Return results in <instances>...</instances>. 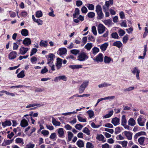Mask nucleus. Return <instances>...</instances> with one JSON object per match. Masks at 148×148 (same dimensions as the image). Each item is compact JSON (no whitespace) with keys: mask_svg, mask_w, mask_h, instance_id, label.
Returning a JSON list of instances; mask_svg holds the SVG:
<instances>
[{"mask_svg":"<svg viewBox=\"0 0 148 148\" xmlns=\"http://www.w3.org/2000/svg\"><path fill=\"white\" fill-rule=\"evenodd\" d=\"M96 12L97 15V18L98 19H103L104 16V14L102 11L101 6L98 5L96 7Z\"/></svg>","mask_w":148,"mask_h":148,"instance_id":"nucleus-1","label":"nucleus"},{"mask_svg":"<svg viewBox=\"0 0 148 148\" xmlns=\"http://www.w3.org/2000/svg\"><path fill=\"white\" fill-rule=\"evenodd\" d=\"M77 60L80 61H85L88 58L87 53L84 52H82L79 54L77 56Z\"/></svg>","mask_w":148,"mask_h":148,"instance_id":"nucleus-2","label":"nucleus"},{"mask_svg":"<svg viewBox=\"0 0 148 148\" xmlns=\"http://www.w3.org/2000/svg\"><path fill=\"white\" fill-rule=\"evenodd\" d=\"M113 4V0H109L105 2V4L103 6V9L104 12L108 11L109 9L110 5Z\"/></svg>","mask_w":148,"mask_h":148,"instance_id":"nucleus-3","label":"nucleus"},{"mask_svg":"<svg viewBox=\"0 0 148 148\" xmlns=\"http://www.w3.org/2000/svg\"><path fill=\"white\" fill-rule=\"evenodd\" d=\"M55 55L53 53H49L47 56V64H49L50 66H51V64L53 63V61Z\"/></svg>","mask_w":148,"mask_h":148,"instance_id":"nucleus-4","label":"nucleus"},{"mask_svg":"<svg viewBox=\"0 0 148 148\" xmlns=\"http://www.w3.org/2000/svg\"><path fill=\"white\" fill-rule=\"evenodd\" d=\"M105 27L102 24L100 23L97 27V30L98 33L101 34L103 33L105 30Z\"/></svg>","mask_w":148,"mask_h":148,"instance_id":"nucleus-5","label":"nucleus"},{"mask_svg":"<svg viewBox=\"0 0 148 148\" xmlns=\"http://www.w3.org/2000/svg\"><path fill=\"white\" fill-rule=\"evenodd\" d=\"M89 83L88 81H86L84 82L80 86L79 89V92L81 93L83 92L86 88L88 85Z\"/></svg>","mask_w":148,"mask_h":148,"instance_id":"nucleus-6","label":"nucleus"},{"mask_svg":"<svg viewBox=\"0 0 148 148\" xmlns=\"http://www.w3.org/2000/svg\"><path fill=\"white\" fill-rule=\"evenodd\" d=\"M132 73L134 75H136V78L138 79H139V73L140 71L138 69L137 67H135L133 69L132 71Z\"/></svg>","mask_w":148,"mask_h":148,"instance_id":"nucleus-7","label":"nucleus"},{"mask_svg":"<svg viewBox=\"0 0 148 148\" xmlns=\"http://www.w3.org/2000/svg\"><path fill=\"white\" fill-rule=\"evenodd\" d=\"M95 62H102L103 60V54L101 53H99L95 59H93Z\"/></svg>","mask_w":148,"mask_h":148,"instance_id":"nucleus-8","label":"nucleus"},{"mask_svg":"<svg viewBox=\"0 0 148 148\" xmlns=\"http://www.w3.org/2000/svg\"><path fill=\"white\" fill-rule=\"evenodd\" d=\"M29 50V48H25L23 47H21L19 49V54L22 55H24Z\"/></svg>","mask_w":148,"mask_h":148,"instance_id":"nucleus-9","label":"nucleus"},{"mask_svg":"<svg viewBox=\"0 0 148 148\" xmlns=\"http://www.w3.org/2000/svg\"><path fill=\"white\" fill-rule=\"evenodd\" d=\"M123 134L126 136L128 140H131L132 139V133L130 132L124 131Z\"/></svg>","mask_w":148,"mask_h":148,"instance_id":"nucleus-10","label":"nucleus"},{"mask_svg":"<svg viewBox=\"0 0 148 148\" xmlns=\"http://www.w3.org/2000/svg\"><path fill=\"white\" fill-rule=\"evenodd\" d=\"M146 120V119H145L142 118L140 117H139L137 120L138 124L140 126H143L144 125L145 123Z\"/></svg>","mask_w":148,"mask_h":148,"instance_id":"nucleus-11","label":"nucleus"},{"mask_svg":"<svg viewBox=\"0 0 148 148\" xmlns=\"http://www.w3.org/2000/svg\"><path fill=\"white\" fill-rule=\"evenodd\" d=\"M57 62L56 66L57 67L58 69H59L62 66V60L59 58H58L56 59Z\"/></svg>","mask_w":148,"mask_h":148,"instance_id":"nucleus-12","label":"nucleus"},{"mask_svg":"<svg viewBox=\"0 0 148 148\" xmlns=\"http://www.w3.org/2000/svg\"><path fill=\"white\" fill-rule=\"evenodd\" d=\"M23 44L26 46H28L31 45V41L30 39L29 38H26L23 40Z\"/></svg>","mask_w":148,"mask_h":148,"instance_id":"nucleus-13","label":"nucleus"},{"mask_svg":"<svg viewBox=\"0 0 148 148\" xmlns=\"http://www.w3.org/2000/svg\"><path fill=\"white\" fill-rule=\"evenodd\" d=\"M17 55V53L16 51H12L10 53L8 57L10 59L12 60L15 58Z\"/></svg>","mask_w":148,"mask_h":148,"instance_id":"nucleus-14","label":"nucleus"},{"mask_svg":"<svg viewBox=\"0 0 148 148\" xmlns=\"http://www.w3.org/2000/svg\"><path fill=\"white\" fill-rule=\"evenodd\" d=\"M119 118L115 117L112 119L111 123L114 126H116L119 124Z\"/></svg>","mask_w":148,"mask_h":148,"instance_id":"nucleus-15","label":"nucleus"},{"mask_svg":"<svg viewBox=\"0 0 148 148\" xmlns=\"http://www.w3.org/2000/svg\"><path fill=\"white\" fill-rule=\"evenodd\" d=\"M63 130V129L62 128H60L58 130V133L59 137L63 138L64 137V132Z\"/></svg>","mask_w":148,"mask_h":148,"instance_id":"nucleus-16","label":"nucleus"},{"mask_svg":"<svg viewBox=\"0 0 148 148\" xmlns=\"http://www.w3.org/2000/svg\"><path fill=\"white\" fill-rule=\"evenodd\" d=\"M128 124L129 125L133 126L136 124V122L133 118H131L128 121Z\"/></svg>","mask_w":148,"mask_h":148,"instance_id":"nucleus-17","label":"nucleus"},{"mask_svg":"<svg viewBox=\"0 0 148 148\" xmlns=\"http://www.w3.org/2000/svg\"><path fill=\"white\" fill-rule=\"evenodd\" d=\"M59 54L60 56L65 54L67 52V50L65 48H62L59 49Z\"/></svg>","mask_w":148,"mask_h":148,"instance_id":"nucleus-18","label":"nucleus"},{"mask_svg":"<svg viewBox=\"0 0 148 148\" xmlns=\"http://www.w3.org/2000/svg\"><path fill=\"white\" fill-rule=\"evenodd\" d=\"M113 45L114 46L117 47L118 48H120L122 46V44L120 41H116L114 42Z\"/></svg>","mask_w":148,"mask_h":148,"instance_id":"nucleus-19","label":"nucleus"},{"mask_svg":"<svg viewBox=\"0 0 148 148\" xmlns=\"http://www.w3.org/2000/svg\"><path fill=\"white\" fill-rule=\"evenodd\" d=\"M21 34L23 36H26L28 35L29 32L27 29H22Z\"/></svg>","mask_w":148,"mask_h":148,"instance_id":"nucleus-20","label":"nucleus"},{"mask_svg":"<svg viewBox=\"0 0 148 148\" xmlns=\"http://www.w3.org/2000/svg\"><path fill=\"white\" fill-rule=\"evenodd\" d=\"M96 139L102 141L103 142L106 141V140H104V136L101 134H97V135Z\"/></svg>","mask_w":148,"mask_h":148,"instance_id":"nucleus-21","label":"nucleus"},{"mask_svg":"<svg viewBox=\"0 0 148 148\" xmlns=\"http://www.w3.org/2000/svg\"><path fill=\"white\" fill-rule=\"evenodd\" d=\"M28 125V123L25 119L22 120L21 122V125L23 127H25Z\"/></svg>","mask_w":148,"mask_h":148,"instance_id":"nucleus-22","label":"nucleus"},{"mask_svg":"<svg viewBox=\"0 0 148 148\" xmlns=\"http://www.w3.org/2000/svg\"><path fill=\"white\" fill-rule=\"evenodd\" d=\"M69 67L70 68H71L73 69H77L80 68H82V66L81 65H70L69 66Z\"/></svg>","mask_w":148,"mask_h":148,"instance_id":"nucleus-23","label":"nucleus"},{"mask_svg":"<svg viewBox=\"0 0 148 148\" xmlns=\"http://www.w3.org/2000/svg\"><path fill=\"white\" fill-rule=\"evenodd\" d=\"M108 46V44L105 43L101 45L100 49L103 51H105L106 50Z\"/></svg>","mask_w":148,"mask_h":148,"instance_id":"nucleus-24","label":"nucleus"},{"mask_svg":"<svg viewBox=\"0 0 148 148\" xmlns=\"http://www.w3.org/2000/svg\"><path fill=\"white\" fill-rule=\"evenodd\" d=\"M75 13L73 14V16L74 18H77V16H78L79 14V10L78 8H76L75 9Z\"/></svg>","mask_w":148,"mask_h":148,"instance_id":"nucleus-25","label":"nucleus"},{"mask_svg":"<svg viewBox=\"0 0 148 148\" xmlns=\"http://www.w3.org/2000/svg\"><path fill=\"white\" fill-rule=\"evenodd\" d=\"M145 139V137L143 136H141L138 139V142L140 145H144L143 144Z\"/></svg>","mask_w":148,"mask_h":148,"instance_id":"nucleus-26","label":"nucleus"},{"mask_svg":"<svg viewBox=\"0 0 148 148\" xmlns=\"http://www.w3.org/2000/svg\"><path fill=\"white\" fill-rule=\"evenodd\" d=\"M52 123L53 125L56 126H59L61 124L59 121H57L56 119L54 118L52 119Z\"/></svg>","mask_w":148,"mask_h":148,"instance_id":"nucleus-27","label":"nucleus"},{"mask_svg":"<svg viewBox=\"0 0 148 148\" xmlns=\"http://www.w3.org/2000/svg\"><path fill=\"white\" fill-rule=\"evenodd\" d=\"M40 45L41 47H46L48 45V42L46 41L42 40L40 42Z\"/></svg>","mask_w":148,"mask_h":148,"instance_id":"nucleus-28","label":"nucleus"},{"mask_svg":"<svg viewBox=\"0 0 148 148\" xmlns=\"http://www.w3.org/2000/svg\"><path fill=\"white\" fill-rule=\"evenodd\" d=\"M92 47L91 43H88L85 46L84 48L88 50H90Z\"/></svg>","mask_w":148,"mask_h":148,"instance_id":"nucleus-29","label":"nucleus"},{"mask_svg":"<svg viewBox=\"0 0 148 148\" xmlns=\"http://www.w3.org/2000/svg\"><path fill=\"white\" fill-rule=\"evenodd\" d=\"M11 121H6L2 123V125L4 127L7 126H10L11 125Z\"/></svg>","mask_w":148,"mask_h":148,"instance_id":"nucleus-30","label":"nucleus"},{"mask_svg":"<svg viewBox=\"0 0 148 148\" xmlns=\"http://www.w3.org/2000/svg\"><path fill=\"white\" fill-rule=\"evenodd\" d=\"M112 59L110 57L105 56L104 58V62L105 63L109 64L111 61Z\"/></svg>","mask_w":148,"mask_h":148,"instance_id":"nucleus-31","label":"nucleus"},{"mask_svg":"<svg viewBox=\"0 0 148 148\" xmlns=\"http://www.w3.org/2000/svg\"><path fill=\"white\" fill-rule=\"evenodd\" d=\"M78 146L79 147H82L84 146V143L82 140H79L77 143Z\"/></svg>","mask_w":148,"mask_h":148,"instance_id":"nucleus-32","label":"nucleus"},{"mask_svg":"<svg viewBox=\"0 0 148 148\" xmlns=\"http://www.w3.org/2000/svg\"><path fill=\"white\" fill-rule=\"evenodd\" d=\"M99 51V49L96 47H94L92 49V53L95 55L97 53H98Z\"/></svg>","mask_w":148,"mask_h":148,"instance_id":"nucleus-33","label":"nucleus"},{"mask_svg":"<svg viewBox=\"0 0 148 148\" xmlns=\"http://www.w3.org/2000/svg\"><path fill=\"white\" fill-rule=\"evenodd\" d=\"M82 132L88 135H89L90 134V131L89 130L88 128L87 127H84L83 129Z\"/></svg>","mask_w":148,"mask_h":148,"instance_id":"nucleus-34","label":"nucleus"},{"mask_svg":"<svg viewBox=\"0 0 148 148\" xmlns=\"http://www.w3.org/2000/svg\"><path fill=\"white\" fill-rule=\"evenodd\" d=\"M103 22L106 25L109 26L111 24L112 21L110 19H108L104 20Z\"/></svg>","mask_w":148,"mask_h":148,"instance_id":"nucleus-35","label":"nucleus"},{"mask_svg":"<svg viewBox=\"0 0 148 148\" xmlns=\"http://www.w3.org/2000/svg\"><path fill=\"white\" fill-rule=\"evenodd\" d=\"M86 5L89 10H94V6L93 5L88 3L86 4Z\"/></svg>","mask_w":148,"mask_h":148,"instance_id":"nucleus-36","label":"nucleus"},{"mask_svg":"<svg viewBox=\"0 0 148 148\" xmlns=\"http://www.w3.org/2000/svg\"><path fill=\"white\" fill-rule=\"evenodd\" d=\"M42 13L41 10L37 11L36 13V16L37 18H40L42 16Z\"/></svg>","mask_w":148,"mask_h":148,"instance_id":"nucleus-37","label":"nucleus"},{"mask_svg":"<svg viewBox=\"0 0 148 148\" xmlns=\"http://www.w3.org/2000/svg\"><path fill=\"white\" fill-rule=\"evenodd\" d=\"M87 113L88 114L89 117L91 118L94 116V112L92 110H89L87 112Z\"/></svg>","mask_w":148,"mask_h":148,"instance_id":"nucleus-38","label":"nucleus"},{"mask_svg":"<svg viewBox=\"0 0 148 148\" xmlns=\"http://www.w3.org/2000/svg\"><path fill=\"white\" fill-rule=\"evenodd\" d=\"M25 76L24 71H22L17 75V77L18 78H22L24 77Z\"/></svg>","mask_w":148,"mask_h":148,"instance_id":"nucleus-39","label":"nucleus"},{"mask_svg":"<svg viewBox=\"0 0 148 148\" xmlns=\"http://www.w3.org/2000/svg\"><path fill=\"white\" fill-rule=\"evenodd\" d=\"M75 128L79 130H81L83 127V126L80 124H77L75 125Z\"/></svg>","mask_w":148,"mask_h":148,"instance_id":"nucleus-40","label":"nucleus"},{"mask_svg":"<svg viewBox=\"0 0 148 148\" xmlns=\"http://www.w3.org/2000/svg\"><path fill=\"white\" fill-rule=\"evenodd\" d=\"M113 110L110 111L109 113L104 116V117L105 119H107L110 117L113 114Z\"/></svg>","mask_w":148,"mask_h":148,"instance_id":"nucleus-41","label":"nucleus"},{"mask_svg":"<svg viewBox=\"0 0 148 148\" xmlns=\"http://www.w3.org/2000/svg\"><path fill=\"white\" fill-rule=\"evenodd\" d=\"M37 106H39V107H40L41 106H42V105H41L39 104H37H37H29V105H28L27 106H26V108H29L32 107Z\"/></svg>","mask_w":148,"mask_h":148,"instance_id":"nucleus-42","label":"nucleus"},{"mask_svg":"<svg viewBox=\"0 0 148 148\" xmlns=\"http://www.w3.org/2000/svg\"><path fill=\"white\" fill-rule=\"evenodd\" d=\"M68 138L69 141L71 140L73 136V134L71 132H68Z\"/></svg>","mask_w":148,"mask_h":148,"instance_id":"nucleus-43","label":"nucleus"},{"mask_svg":"<svg viewBox=\"0 0 148 148\" xmlns=\"http://www.w3.org/2000/svg\"><path fill=\"white\" fill-rule=\"evenodd\" d=\"M127 120L125 118V115H123L122 116L121 119V125L125 124H126Z\"/></svg>","mask_w":148,"mask_h":148,"instance_id":"nucleus-44","label":"nucleus"},{"mask_svg":"<svg viewBox=\"0 0 148 148\" xmlns=\"http://www.w3.org/2000/svg\"><path fill=\"white\" fill-rule=\"evenodd\" d=\"M111 85L110 84L107 83H104L102 84H99L98 86L99 88H102L103 87H105L107 86H110Z\"/></svg>","mask_w":148,"mask_h":148,"instance_id":"nucleus-45","label":"nucleus"},{"mask_svg":"<svg viewBox=\"0 0 148 148\" xmlns=\"http://www.w3.org/2000/svg\"><path fill=\"white\" fill-rule=\"evenodd\" d=\"M15 142L16 143H23V140L21 138H17L15 140Z\"/></svg>","mask_w":148,"mask_h":148,"instance_id":"nucleus-46","label":"nucleus"},{"mask_svg":"<svg viewBox=\"0 0 148 148\" xmlns=\"http://www.w3.org/2000/svg\"><path fill=\"white\" fill-rule=\"evenodd\" d=\"M118 33L120 36H122L125 34V32L123 30L121 29L119 30Z\"/></svg>","mask_w":148,"mask_h":148,"instance_id":"nucleus-47","label":"nucleus"},{"mask_svg":"<svg viewBox=\"0 0 148 148\" xmlns=\"http://www.w3.org/2000/svg\"><path fill=\"white\" fill-rule=\"evenodd\" d=\"M70 52L72 54L76 55L79 53V51L77 49H74L71 50Z\"/></svg>","mask_w":148,"mask_h":148,"instance_id":"nucleus-48","label":"nucleus"},{"mask_svg":"<svg viewBox=\"0 0 148 148\" xmlns=\"http://www.w3.org/2000/svg\"><path fill=\"white\" fill-rule=\"evenodd\" d=\"M120 143L121 144L123 148H126V147L127 144V141L124 140L121 142Z\"/></svg>","mask_w":148,"mask_h":148,"instance_id":"nucleus-49","label":"nucleus"},{"mask_svg":"<svg viewBox=\"0 0 148 148\" xmlns=\"http://www.w3.org/2000/svg\"><path fill=\"white\" fill-rule=\"evenodd\" d=\"M77 117L79 121L80 122H85L86 121V119L83 118L79 116H77Z\"/></svg>","mask_w":148,"mask_h":148,"instance_id":"nucleus-50","label":"nucleus"},{"mask_svg":"<svg viewBox=\"0 0 148 148\" xmlns=\"http://www.w3.org/2000/svg\"><path fill=\"white\" fill-rule=\"evenodd\" d=\"M34 21L37 23L39 25H42L43 24L42 21L39 18L35 19V21Z\"/></svg>","mask_w":148,"mask_h":148,"instance_id":"nucleus-51","label":"nucleus"},{"mask_svg":"<svg viewBox=\"0 0 148 148\" xmlns=\"http://www.w3.org/2000/svg\"><path fill=\"white\" fill-rule=\"evenodd\" d=\"M111 36L114 39H118L119 38L118 34L116 32L112 33L111 34Z\"/></svg>","mask_w":148,"mask_h":148,"instance_id":"nucleus-52","label":"nucleus"},{"mask_svg":"<svg viewBox=\"0 0 148 148\" xmlns=\"http://www.w3.org/2000/svg\"><path fill=\"white\" fill-rule=\"evenodd\" d=\"M143 133H145V132H141L136 134L134 136V138L136 139L138 137L141 135H143Z\"/></svg>","mask_w":148,"mask_h":148,"instance_id":"nucleus-53","label":"nucleus"},{"mask_svg":"<svg viewBox=\"0 0 148 148\" xmlns=\"http://www.w3.org/2000/svg\"><path fill=\"white\" fill-rule=\"evenodd\" d=\"M95 16V13L93 12H89L88 14V16L90 18H92Z\"/></svg>","mask_w":148,"mask_h":148,"instance_id":"nucleus-54","label":"nucleus"},{"mask_svg":"<svg viewBox=\"0 0 148 148\" xmlns=\"http://www.w3.org/2000/svg\"><path fill=\"white\" fill-rule=\"evenodd\" d=\"M26 148H34L35 146V145L32 144L31 143H29L28 144L26 145Z\"/></svg>","mask_w":148,"mask_h":148,"instance_id":"nucleus-55","label":"nucleus"},{"mask_svg":"<svg viewBox=\"0 0 148 148\" xmlns=\"http://www.w3.org/2000/svg\"><path fill=\"white\" fill-rule=\"evenodd\" d=\"M92 31L94 35H96L97 34V30L95 26H93L92 27Z\"/></svg>","mask_w":148,"mask_h":148,"instance_id":"nucleus-56","label":"nucleus"},{"mask_svg":"<svg viewBox=\"0 0 148 148\" xmlns=\"http://www.w3.org/2000/svg\"><path fill=\"white\" fill-rule=\"evenodd\" d=\"M37 51V49L36 48H33L31 51L30 56H32L34 54L36 53Z\"/></svg>","mask_w":148,"mask_h":148,"instance_id":"nucleus-57","label":"nucleus"},{"mask_svg":"<svg viewBox=\"0 0 148 148\" xmlns=\"http://www.w3.org/2000/svg\"><path fill=\"white\" fill-rule=\"evenodd\" d=\"M128 39V35H126L125 36H124L123 38V41L124 43H126Z\"/></svg>","mask_w":148,"mask_h":148,"instance_id":"nucleus-58","label":"nucleus"},{"mask_svg":"<svg viewBox=\"0 0 148 148\" xmlns=\"http://www.w3.org/2000/svg\"><path fill=\"white\" fill-rule=\"evenodd\" d=\"M41 133L44 136H47L49 134V132L47 130H43L41 131Z\"/></svg>","mask_w":148,"mask_h":148,"instance_id":"nucleus-59","label":"nucleus"},{"mask_svg":"<svg viewBox=\"0 0 148 148\" xmlns=\"http://www.w3.org/2000/svg\"><path fill=\"white\" fill-rule=\"evenodd\" d=\"M81 11L82 13H86L87 12L88 10L84 6L82 7L81 8Z\"/></svg>","mask_w":148,"mask_h":148,"instance_id":"nucleus-60","label":"nucleus"},{"mask_svg":"<svg viewBox=\"0 0 148 148\" xmlns=\"http://www.w3.org/2000/svg\"><path fill=\"white\" fill-rule=\"evenodd\" d=\"M91 127L92 128H99L101 126L100 125H96L93 122H92L91 123Z\"/></svg>","mask_w":148,"mask_h":148,"instance_id":"nucleus-61","label":"nucleus"},{"mask_svg":"<svg viewBox=\"0 0 148 148\" xmlns=\"http://www.w3.org/2000/svg\"><path fill=\"white\" fill-rule=\"evenodd\" d=\"M86 146L87 148H93L94 147L92 144L89 142L87 143Z\"/></svg>","mask_w":148,"mask_h":148,"instance_id":"nucleus-62","label":"nucleus"},{"mask_svg":"<svg viewBox=\"0 0 148 148\" xmlns=\"http://www.w3.org/2000/svg\"><path fill=\"white\" fill-rule=\"evenodd\" d=\"M134 89V87H130L125 89L124 91L125 92L130 91L132 90H133Z\"/></svg>","mask_w":148,"mask_h":148,"instance_id":"nucleus-63","label":"nucleus"},{"mask_svg":"<svg viewBox=\"0 0 148 148\" xmlns=\"http://www.w3.org/2000/svg\"><path fill=\"white\" fill-rule=\"evenodd\" d=\"M64 127L67 130H71L72 129V127L69 124H67L64 126Z\"/></svg>","mask_w":148,"mask_h":148,"instance_id":"nucleus-64","label":"nucleus"}]
</instances>
